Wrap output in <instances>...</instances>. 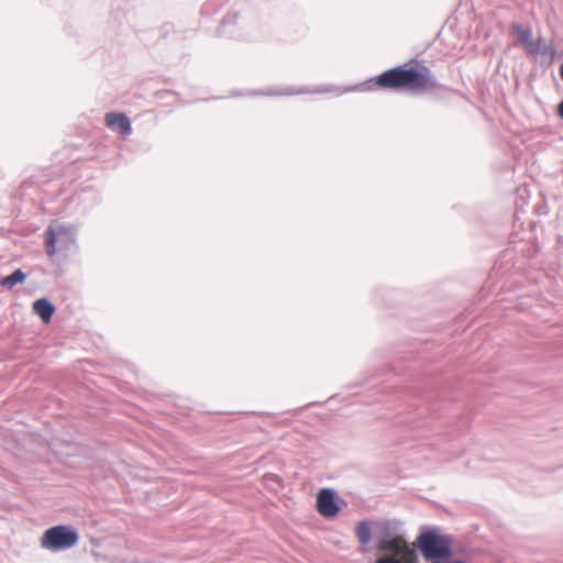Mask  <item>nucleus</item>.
I'll use <instances>...</instances> for the list:
<instances>
[{"mask_svg": "<svg viewBox=\"0 0 563 563\" xmlns=\"http://www.w3.org/2000/svg\"><path fill=\"white\" fill-rule=\"evenodd\" d=\"M430 79L428 70L419 71L413 68L395 67L383 73L375 81L365 82L363 89L369 90L378 86L391 89L409 87L412 90H422L429 86Z\"/></svg>", "mask_w": 563, "mask_h": 563, "instance_id": "obj_1", "label": "nucleus"}, {"mask_svg": "<svg viewBox=\"0 0 563 563\" xmlns=\"http://www.w3.org/2000/svg\"><path fill=\"white\" fill-rule=\"evenodd\" d=\"M390 522H384V533L378 538L377 549L385 554L379 556L375 563H417L418 554L409 547L404 536H391L389 533Z\"/></svg>", "mask_w": 563, "mask_h": 563, "instance_id": "obj_2", "label": "nucleus"}, {"mask_svg": "<svg viewBox=\"0 0 563 563\" xmlns=\"http://www.w3.org/2000/svg\"><path fill=\"white\" fill-rule=\"evenodd\" d=\"M76 242V230L62 223L51 224L45 232V251L52 257L56 252H66Z\"/></svg>", "mask_w": 563, "mask_h": 563, "instance_id": "obj_3", "label": "nucleus"}, {"mask_svg": "<svg viewBox=\"0 0 563 563\" xmlns=\"http://www.w3.org/2000/svg\"><path fill=\"white\" fill-rule=\"evenodd\" d=\"M79 534L70 526H55L47 529L42 539L41 547L53 552L68 550L77 544Z\"/></svg>", "mask_w": 563, "mask_h": 563, "instance_id": "obj_4", "label": "nucleus"}, {"mask_svg": "<svg viewBox=\"0 0 563 563\" xmlns=\"http://www.w3.org/2000/svg\"><path fill=\"white\" fill-rule=\"evenodd\" d=\"M417 545L426 560L446 559L452 554L446 538L433 530L422 532L417 539Z\"/></svg>", "mask_w": 563, "mask_h": 563, "instance_id": "obj_5", "label": "nucleus"}, {"mask_svg": "<svg viewBox=\"0 0 563 563\" xmlns=\"http://www.w3.org/2000/svg\"><path fill=\"white\" fill-rule=\"evenodd\" d=\"M317 509L325 518L335 517L340 508L335 503L334 492L330 488H322L317 495Z\"/></svg>", "mask_w": 563, "mask_h": 563, "instance_id": "obj_6", "label": "nucleus"}, {"mask_svg": "<svg viewBox=\"0 0 563 563\" xmlns=\"http://www.w3.org/2000/svg\"><path fill=\"white\" fill-rule=\"evenodd\" d=\"M106 124L108 128L118 129L123 135L132 134L131 122L123 113L110 112L106 114Z\"/></svg>", "mask_w": 563, "mask_h": 563, "instance_id": "obj_7", "label": "nucleus"}, {"mask_svg": "<svg viewBox=\"0 0 563 563\" xmlns=\"http://www.w3.org/2000/svg\"><path fill=\"white\" fill-rule=\"evenodd\" d=\"M33 311L44 322H48L55 312V307L46 298H41L33 302Z\"/></svg>", "mask_w": 563, "mask_h": 563, "instance_id": "obj_8", "label": "nucleus"}, {"mask_svg": "<svg viewBox=\"0 0 563 563\" xmlns=\"http://www.w3.org/2000/svg\"><path fill=\"white\" fill-rule=\"evenodd\" d=\"M512 32L517 35L518 41L522 44L528 52L532 47L533 38L530 29L523 27L520 24L512 25Z\"/></svg>", "mask_w": 563, "mask_h": 563, "instance_id": "obj_9", "label": "nucleus"}, {"mask_svg": "<svg viewBox=\"0 0 563 563\" xmlns=\"http://www.w3.org/2000/svg\"><path fill=\"white\" fill-rule=\"evenodd\" d=\"M553 46L542 37H539L537 41H533L532 47H530L528 51V54L542 56H551L553 55Z\"/></svg>", "mask_w": 563, "mask_h": 563, "instance_id": "obj_10", "label": "nucleus"}, {"mask_svg": "<svg viewBox=\"0 0 563 563\" xmlns=\"http://www.w3.org/2000/svg\"><path fill=\"white\" fill-rule=\"evenodd\" d=\"M355 534L361 544L366 545L371 541V526L368 521H360L355 527Z\"/></svg>", "mask_w": 563, "mask_h": 563, "instance_id": "obj_11", "label": "nucleus"}, {"mask_svg": "<svg viewBox=\"0 0 563 563\" xmlns=\"http://www.w3.org/2000/svg\"><path fill=\"white\" fill-rule=\"evenodd\" d=\"M26 276L21 269H15L11 275L1 279L0 285L2 287L11 289L16 284L23 283Z\"/></svg>", "mask_w": 563, "mask_h": 563, "instance_id": "obj_12", "label": "nucleus"}, {"mask_svg": "<svg viewBox=\"0 0 563 563\" xmlns=\"http://www.w3.org/2000/svg\"><path fill=\"white\" fill-rule=\"evenodd\" d=\"M298 93H310V89H299V90H294V89H283V90H268L267 92H265L264 95H268V96H289V95H298Z\"/></svg>", "mask_w": 563, "mask_h": 563, "instance_id": "obj_13", "label": "nucleus"}, {"mask_svg": "<svg viewBox=\"0 0 563 563\" xmlns=\"http://www.w3.org/2000/svg\"><path fill=\"white\" fill-rule=\"evenodd\" d=\"M332 90H334V91H336L339 93H342V90H340L338 88L332 89L330 87L322 88V89L310 90V93H323V92H329V91H332Z\"/></svg>", "mask_w": 563, "mask_h": 563, "instance_id": "obj_14", "label": "nucleus"}, {"mask_svg": "<svg viewBox=\"0 0 563 563\" xmlns=\"http://www.w3.org/2000/svg\"><path fill=\"white\" fill-rule=\"evenodd\" d=\"M332 90H334V91H336L339 93H342V90H340L338 88L332 89L330 87L322 88V89L310 90V93H323V92H329V91H332Z\"/></svg>", "mask_w": 563, "mask_h": 563, "instance_id": "obj_15", "label": "nucleus"}, {"mask_svg": "<svg viewBox=\"0 0 563 563\" xmlns=\"http://www.w3.org/2000/svg\"><path fill=\"white\" fill-rule=\"evenodd\" d=\"M332 90H334V91H336L339 93H342V90H340L338 88L332 89L330 87L322 88V89L310 90V93H323V92H329V91H332Z\"/></svg>", "mask_w": 563, "mask_h": 563, "instance_id": "obj_16", "label": "nucleus"}, {"mask_svg": "<svg viewBox=\"0 0 563 563\" xmlns=\"http://www.w3.org/2000/svg\"><path fill=\"white\" fill-rule=\"evenodd\" d=\"M236 18H238V14H232V15H228V16H225V18L223 19V21H222L223 26H224L225 24H228V23L234 22Z\"/></svg>", "mask_w": 563, "mask_h": 563, "instance_id": "obj_17", "label": "nucleus"}, {"mask_svg": "<svg viewBox=\"0 0 563 563\" xmlns=\"http://www.w3.org/2000/svg\"><path fill=\"white\" fill-rule=\"evenodd\" d=\"M559 114L560 117L563 119V100L561 101V103L559 104Z\"/></svg>", "mask_w": 563, "mask_h": 563, "instance_id": "obj_18", "label": "nucleus"}, {"mask_svg": "<svg viewBox=\"0 0 563 563\" xmlns=\"http://www.w3.org/2000/svg\"><path fill=\"white\" fill-rule=\"evenodd\" d=\"M560 73H561V77H562V79H563V65L561 66V70H560Z\"/></svg>", "mask_w": 563, "mask_h": 563, "instance_id": "obj_19", "label": "nucleus"}]
</instances>
